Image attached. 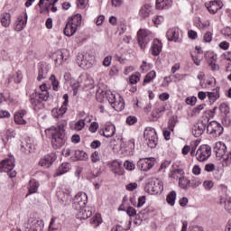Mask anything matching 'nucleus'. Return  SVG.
Masks as SVG:
<instances>
[{"label": "nucleus", "mask_w": 231, "mask_h": 231, "mask_svg": "<svg viewBox=\"0 0 231 231\" xmlns=\"http://www.w3.org/2000/svg\"><path fill=\"white\" fill-rule=\"evenodd\" d=\"M67 125L68 121L62 120L58 124L57 126H51L45 130L46 135L51 138V143L53 149H61V147L66 145V142H68V136H66V130L64 127Z\"/></svg>", "instance_id": "f257e3e1"}, {"label": "nucleus", "mask_w": 231, "mask_h": 231, "mask_svg": "<svg viewBox=\"0 0 231 231\" xmlns=\"http://www.w3.org/2000/svg\"><path fill=\"white\" fill-rule=\"evenodd\" d=\"M104 98H106L109 104L112 106L115 111L120 112L124 111L125 107V103L124 98L119 94H113L111 91H102L101 93L97 92V102H104Z\"/></svg>", "instance_id": "f03ea898"}, {"label": "nucleus", "mask_w": 231, "mask_h": 231, "mask_svg": "<svg viewBox=\"0 0 231 231\" xmlns=\"http://www.w3.org/2000/svg\"><path fill=\"white\" fill-rule=\"evenodd\" d=\"M41 93L37 92L36 89H27L26 95L29 96L32 106H41L42 102H46L50 98V93H48V86L43 83L40 86Z\"/></svg>", "instance_id": "7ed1b4c3"}, {"label": "nucleus", "mask_w": 231, "mask_h": 231, "mask_svg": "<svg viewBox=\"0 0 231 231\" xmlns=\"http://www.w3.org/2000/svg\"><path fill=\"white\" fill-rule=\"evenodd\" d=\"M152 39H154V34L147 29H140L137 32V42L141 50L146 48L147 44H149Z\"/></svg>", "instance_id": "20e7f679"}, {"label": "nucleus", "mask_w": 231, "mask_h": 231, "mask_svg": "<svg viewBox=\"0 0 231 231\" xmlns=\"http://www.w3.org/2000/svg\"><path fill=\"white\" fill-rule=\"evenodd\" d=\"M144 143L150 147V149H154L158 145V134L156 130L152 127H147L143 133Z\"/></svg>", "instance_id": "39448f33"}, {"label": "nucleus", "mask_w": 231, "mask_h": 231, "mask_svg": "<svg viewBox=\"0 0 231 231\" xmlns=\"http://www.w3.org/2000/svg\"><path fill=\"white\" fill-rule=\"evenodd\" d=\"M145 190L152 195L162 194L163 192V182L158 179H152L146 184Z\"/></svg>", "instance_id": "423d86ee"}, {"label": "nucleus", "mask_w": 231, "mask_h": 231, "mask_svg": "<svg viewBox=\"0 0 231 231\" xmlns=\"http://www.w3.org/2000/svg\"><path fill=\"white\" fill-rule=\"evenodd\" d=\"M76 86H79V88H82V89H86L87 91L89 89H93L95 88V81L93 80V78L88 73H82L78 82L76 83Z\"/></svg>", "instance_id": "0eeeda50"}, {"label": "nucleus", "mask_w": 231, "mask_h": 231, "mask_svg": "<svg viewBox=\"0 0 231 231\" xmlns=\"http://www.w3.org/2000/svg\"><path fill=\"white\" fill-rule=\"evenodd\" d=\"M15 164L13 159H5L0 162V172H6L9 178H15L17 176V171L14 170Z\"/></svg>", "instance_id": "6e6552de"}, {"label": "nucleus", "mask_w": 231, "mask_h": 231, "mask_svg": "<svg viewBox=\"0 0 231 231\" xmlns=\"http://www.w3.org/2000/svg\"><path fill=\"white\" fill-rule=\"evenodd\" d=\"M213 151L216 153L217 158H219V160H231V152L226 154V145L224 143H216L213 147Z\"/></svg>", "instance_id": "1a4fd4ad"}, {"label": "nucleus", "mask_w": 231, "mask_h": 231, "mask_svg": "<svg viewBox=\"0 0 231 231\" xmlns=\"http://www.w3.org/2000/svg\"><path fill=\"white\" fill-rule=\"evenodd\" d=\"M198 162H207L209 156H212V147L208 144H202L196 152Z\"/></svg>", "instance_id": "9d476101"}, {"label": "nucleus", "mask_w": 231, "mask_h": 231, "mask_svg": "<svg viewBox=\"0 0 231 231\" xmlns=\"http://www.w3.org/2000/svg\"><path fill=\"white\" fill-rule=\"evenodd\" d=\"M206 127L208 134H211L214 138H217V136L223 134V126L217 121H211L209 124L207 123Z\"/></svg>", "instance_id": "9b49d317"}, {"label": "nucleus", "mask_w": 231, "mask_h": 231, "mask_svg": "<svg viewBox=\"0 0 231 231\" xmlns=\"http://www.w3.org/2000/svg\"><path fill=\"white\" fill-rule=\"evenodd\" d=\"M88 203V195L85 192H79L73 199L72 207L75 210L84 208Z\"/></svg>", "instance_id": "f8f14e48"}, {"label": "nucleus", "mask_w": 231, "mask_h": 231, "mask_svg": "<svg viewBox=\"0 0 231 231\" xmlns=\"http://www.w3.org/2000/svg\"><path fill=\"white\" fill-rule=\"evenodd\" d=\"M25 231H42L44 228V222L35 218H30L27 223L24 224Z\"/></svg>", "instance_id": "ddd939ff"}, {"label": "nucleus", "mask_w": 231, "mask_h": 231, "mask_svg": "<svg viewBox=\"0 0 231 231\" xmlns=\"http://www.w3.org/2000/svg\"><path fill=\"white\" fill-rule=\"evenodd\" d=\"M207 124H208V117L199 121L193 125L191 133L195 138H199V136L205 133V129H207Z\"/></svg>", "instance_id": "4468645a"}, {"label": "nucleus", "mask_w": 231, "mask_h": 231, "mask_svg": "<svg viewBox=\"0 0 231 231\" xmlns=\"http://www.w3.org/2000/svg\"><path fill=\"white\" fill-rule=\"evenodd\" d=\"M156 159L154 158H142L137 162V167L140 171L147 172V171H151L154 167Z\"/></svg>", "instance_id": "2eb2a0df"}, {"label": "nucleus", "mask_w": 231, "mask_h": 231, "mask_svg": "<svg viewBox=\"0 0 231 231\" xmlns=\"http://www.w3.org/2000/svg\"><path fill=\"white\" fill-rule=\"evenodd\" d=\"M28 23V14L26 12L22 13L16 19L14 29L15 32H23V29L26 28V24Z\"/></svg>", "instance_id": "dca6fc26"}, {"label": "nucleus", "mask_w": 231, "mask_h": 231, "mask_svg": "<svg viewBox=\"0 0 231 231\" xmlns=\"http://www.w3.org/2000/svg\"><path fill=\"white\" fill-rule=\"evenodd\" d=\"M55 160H57V155L55 153H49L40 160L39 165L44 167V169H50Z\"/></svg>", "instance_id": "f3484780"}, {"label": "nucleus", "mask_w": 231, "mask_h": 231, "mask_svg": "<svg viewBox=\"0 0 231 231\" xmlns=\"http://www.w3.org/2000/svg\"><path fill=\"white\" fill-rule=\"evenodd\" d=\"M206 8L208 10L209 14H217V11L223 8V2L221 1H211L206 4Z\"/></svg>", "instance_id": "a211bd4d"}, {"label": "nucleus", "mask_w": 231, "mask_h": 231, "mask_svg": "<svg viewBox=\"0 0 231 231\" xmlns=\"http://www.w3.org/2000/svg\"><path fill=\"white\" fill-rule=\"evenodd\" d=\"M76 210H78V213L76 214V217L78 219H88V217H91V216H93V211L91 210V208L86 206Z\"/></svg>", "instance_id": "6ab92c4d"}, {"label": "nucleus", "mask_w": 231, "mask_h": 231, "mask_svg": "<svg viewBox=\"0 0 231 231\" xmlns=\"http://www.w3.org/2000/svg\"><path fill=\"white\" fill-rule=\"evenodd\" d=\"M166 37L168 41L173 42H181V37L180 36V30L176 28H172L168 30L166 33Z\"/></svg>", "instance_id": "aec40b11"}, {"label": "nucleus", "mask_w": 231, "mask_h": 231, "mask_svg": "<svg viewBox=\"0 0 231 231\" xmlns=\"http://www.w3.org/2000/svg\"><path fill=\"white\" fill-rule=\"evenodd\" d=\"M152 11H153L152 5L144 4L141 6L139 10V17H141V19H147V17L152 15Z\"/></svg>", "instance_id": "412c9836"}, {"label": "nucleus", "mask_w": 231, "mask_h": 231, "mask_svg": "<svg viewBox=\"0 0 231 231\" xmlns=\"http://www.w3.org/2000/svg\"><path fill=\"white\" fill-rule=\"evenodd\" d=\"M116 131V128L113 124H110L105 125L104 129L99 130V134H101V136H105V138H111V136H114Z\"/></svg>", "instance_id": "4be33fe9"}, {"label": "nucleus", "mask_w": 231, "mask_h": 231, "mask_svg": "<svg viewBox=\"0 0 231 231\" xmlns=\"http://www.w3.org/2000/svg\"><path fill=\"white\" fill-rule=\"evenodd\" d=\"M69 97L68 96V94H65L63 96V105L60 107V108H56L52 111L53 114L56 113L57 116H62L63 115L66 114V111H68V102H69Z\"/></svg>", "instance_id": "5701e85b"}, {"label": "nucleus", "mask_w": 231, "mask_h": 231, "mask_svg": "<svg viewBox=\"0 0 231 231\" xmlns=\"http://www.w3.org/2000/svg\"><path fill=\"white\" fill-rule=\"evenodd\" d=\"M162 48H163V45L162 43V41H160L159 39H154L151 47L152 55H153L154 57H158V55L162 53Z\"/></svg>", "instance_id": "b1692460"}, {"label": "nucleus", "mask_w": 231, "mask_h": 231, "mask_svg": "<svg viewBox=\"0 0 231 231\" xmlns=\"http://www.w3.org/2000/svg\"><path fill=\"white\" fill-rule=\"evenodd\" d=\"M77 63L79 64V68L83 69H89V68L93 67V61L91 60H87L86 56H79L77 59Z\"/></svg>", "instance_id": "393cba45"}, {"label": "nucleus", "mask_w": 231, "mask_h": 231, "mask_svg": "<svg viewBox=\"0 0 231 231\" xmlns=\"http://www.w3.org/2000/svg\"><path fill=\"white\" fill-rule=\"evenodd\" d=\"M197 52L191 53V59L196 66H201V60H203V51L199 50V47H195Z\"/></svg>", "instance_id": "a878e982"}, {"label": "nucleus", "mask_w": 231, "mask_h": 231, "mask_svg": "<svg viewBox=\"0 0 231 231\" xmlns=\"http://www.w3.org/2000/svg\"><path fill=\"white\" fill-rule=\"evenodd\" d=\"M110 171L114 172V174H117L118 176H122L124 174V168L122 167V162L118 161L112 162L110 165Z\"/></svg>", "instance_id": "bb28decb"}, {"label": "nucleus", "mask_w": 231, "mask_h": 231, "mask_svg": "<svg viewBox=\"0 0 231 231\" xmlns=\"http://www.w3.org/2000/svg\"><path fill=\"white\" fill-rule=\"evenodd\" d=\"M0 23L4 28H9L12 24V14L10 13H3L0 14Z\"/></svg>", "instance_id": "cd10ccee"}, {"label": "nucleus", "mask_w": 231, "mask_h": 231, "mask_svg": "<svg viewBox=\"0 0 231 231\" xmlns=\"http://www.w3.org/2000/svg\"><path fill=\"white\" fill-rule=\"evenodd\" d=\"M157 10H169L172 6V0H156Z\"/></svg>", "instance_id": "c85d7f7f"}, {"label": "nucleus", "mask_w": 231, "mask_h": 231, "mask_svg": "<svg viewBox=\"0 0 231 231\" xmlns=\"http://www.w3.org/2000/svg\"><path fill=\"white\" fill-rule=\"evenodd\" d=\"M77 30L78 29L70 22H68L64 28V34L67 37H72V35L77 33Z\"/></svg>", "instance_id": "c756f323"}, {"label": "nucleus", "mask_w": 231, "mask_h": 231, "mask_svg": "<svg viewBox=\"0 0 231 231\" xmlns=\"http://www.w3.org/2000/svg\"><path fill=\"white\" fill-rule=\"evenodd\" d=\"M23 81V72L17 71L14 74L9 76L8 82L9 84L14 82V84H21Z\"/></svg>", "instance_id": "7c9ffc66"}, {"label": "nucleus", "mask_w": 231, "mask_h": 231, "mask_svg": "<svg viewBox=\"0 0 231 231\" xmlns=\"http://www.w3.org/2000/svg\"><path fill=\"white\" fill-rule=\"evenodd\" d=\"M56 3H59V0H40L38 6L40 8H45L47 12H50V6H51V5H55Z\"/></svg>", "instance_id": "2f4dec72"}, {"label": "nucleus", "mask_w": 231, "mask_h": 231, "mask_svg": "<svg viewBox=\"0 0 231 231\" xmlns=\"http://www.w3.org/2000/svg\"><path fill=\"white\" fill-rule=\"evenodd\" d=\"M179 187L183 190H189L190 189V180L186 177H179Z\"/></svg>", "instance_id": "473e14b6"}, {"label": "nucleus", "mask_w": 231, "mask_h": 231, "mask_svg": "<svg viewBox=\"0 0 231 231\" xmlns=\"http://www.w3.org/2000/svg\"><path fill=\"white\" fill-rule=\"evenodd\" d=\"M30 140L25 141L24 143H22V152H24L25 154H32V152L33 151V144L32 143H28Z\"/></svg>", "instance_id": "72a5a7b5"}, {"label": "nucleus", "mask_w": 231, "mask_h": 231, "mask_svg": "<svg viewBox=\"0 0 231 231\" xmlns=\"http://www.w3.org/2000/svg\"><path fill=\"white\" fill-rule=\"evenodd\" d=\"M69 23H72L77 29L80 28V24H82V14H77L71 17Z\"/></svg>", "instance_id": "f704fd0d"}, {"label": "nucleus", "mask_w": 231, "mask_h": 231, "mask_svg": "<svg viewBox=\"0 0 231 231\" xmlns=\"http://www.w3.org/2000/svg\"><path fill=\"white\" fill-rule=\"evenodd\" d=\"M75 158L79 162H86L88 160L89 156L88 153L82 150L75 151Z\"/></svg>", "instance_id": "c9c22d12"}, {"label": "nucleus", "mask_w": 231, "mask_h": 231, "mask_svg": "<svg viewBox=\"0 0 231 231\" xmlns=\"http://www.w3.org/2000/svg\"><path fill=\"white\" fill-rule=\"evenodd\" d=\"M152 211L151 208H146L138 213V221H145L149 218V212Z\"/></svg>", "instance_id": "e433bc0d"}, {"label": "nucleus", "mask_w": 231, "mask_h": 231, "mask_svg": "<svg viewBox=\"0 0 231 231\" xmlns=\"http://www.w3.org/2000/svg\"><path fill=\"white\" fill-rule=\"evenodd\" d=\"M28 189L29 194H35L39 190V182L35 180H31Z\"/></svg>", "instance_id": "4c0bfd02"}, {"label": "nucleus", "mask_w": 231, "mask_h": 231, "mask_svg": "<svg viewBox=\"0 0 231 231\" xmlns=\"http://www.w3.org/2000/svg\"><path fill=\"white\" fill-rule=\"evenodd\" d=\"M210 58L212 59L209 61V66L212 71H219V65L216 63V60H217V55L211 53Z\"/></svg>", "instance_id": "58836bf2"}, {"label": "nucleus", "mask_w": 231, "mask_h": 231, "mask_svg": "<svg viewBox=\"0 0 231 231\" xmlns=\"http://www.w3.org/2000/svg\"><path fill=\"white\" fill-rule=\"evenodd\" d=\"M166 201L168 205L171 207H174V204L176 203V191L170 192L166 197Z\"/></svg>", "instance_id": "ea45409f"}, {"label": "nucleus", "mask_w": 231, "mask_h": 231, "mask_svg": "<svg viewBox=\"0 0 231 231\" xmlns=\"http://www.w3.org/2000/svg\"><path fill=\"white\" fill-rule=\"evenodd\" d=\"M154 79H156V71L152 70L148 74H146L143 82V86H145V84H149V82H151V80H154Z\"/></svg>", "instance_id": "a19ab883"}, {"label": "nucleus", "mask_w": 231, "mask_h": 231, "mask_svg": "<svg viewBox=\"0 0 231 231\" xmlns=\"http://www.w3.org/2000/svg\"><path fill=\"white\" fill-rule=\"evenodd\" d=\"M46 77H48V69L44 67H40L37 80L41 82V80H42V79H46Z\"/></svg>", "instance_id": "79ce46f5"}, {"label": "nucleus", "mask_w": 231, "mask_h": 231, "mask_svg": "<svg viewBox=\"0 0 231 231\" xmlns=\"http://www.w3.org/2000/svg\"><path fill=\"white\" fill-rule=\"evenodd\" d=\"M90 223L94 226H98L102 223V217L100 213H96L95 216L90 219Z\"/></svg>", "instance_id": "37998d69"}, {"label": "nucleus", "mask_w": 231, "mask_h": 231, "mask_svg": "<svg viewBox=\"0 0 231 231\" xmlns=\"http://www.w3.org/2000/svg\"><path fill=\"white\" fill-rule=\"evenodd\" d=\"M121 147H124L126 151H134V139H130L126 143L123 142Z\"/></svg>", "instance_id": "c03bdc74"}, {"label": "nucleus", "mask_w": 231, "mask_h": 231, "mask_svg": "<svg viewBox=\"0 0 231 231\" xmlns=\"http://www.w3.org/2000/svg\"><path fill=\"white\" fill-rule=\"evenodd\" d=\"M208 98L210 104H214V102L219 98V92L217 90L214 92H208Z\"/></svg>", "instance_id": "a18cd8bd"}, {"label": "nucleus", "mask_w": 231, "mask_h": 231, "mask_svg": "<svg viewBox=\"0 0 231 231\" xmlns=\"http://www.w3.org/2000/svg\"><path fill=\"white\" fill-rule=\"evenodd\" d=\"M126 214L130 217L131 219H135L136 221H138V214H136V209H134V208H127Z\"/></svg>", "instance_id": "49530a36"}, {"label": "nucleus", "mask_w": 231, "mask_h": 231, "mask_svg": "<svg viewBox=\"0 0 231 231\" xmlns=\"http://www.w3.org/2000/svg\"><path fill=\"white\" fill-rule=\"evenodd\" d=\"M86 126V122L84 120H79L74 124V131H82L84 127Z\"/></svg>", "instance_id": "de8ad7c7"}, {"label": "nucleus", "mask_w": 231, "mask_h": 231, "mask_svg": "<svg viewBox=\"0 0 231 231\" xmlns=\"http://www.w3.org/2000/svg\"><path fill=\"white\" fill-rule=\"evenodd\" d=\"M176 124H178V117H171L168 122V129L170 131H174V127H176Z\"/></svg>", "instance_id": "09e8293b"}, {"label": "nucleus", "mask_w": 231, "mask_h": 231, "mask_svg": "<svg viewBox=\"0 0 231 231\" xmlns=\"http://www.w3.org/2000/svg\"><path fill=\"white\" fill-rule=\"evenodd\" d=\"M50 81L51 82L53 90L59 91V80H57V78L55 77V75H51L50 77Z\"/></svg>", "instance_id": "8fccbe9b"}, {"label": "nucleus", "mask_w": 231, "mask_h": 231, "mask_svg": "<svg viewBox=\"0 0 231 231\" xmlns=\"http://www.w3.org/2000/svg\"><path fill=\"white\" fill-rule=\"evenodd\" d=\"M140 82V73H135L130 76L129 84H138Z\"/></svg>", "instance_id": "3c124183"}, {"label": "nucleus", "mask_w": 231, "mask_h": 231, "mask_svg": "<svg viewBox=\"0 0 231 231\" xmlns=\"http://www.w3.org/2000/svg\"><path fill=\"white\" fill-rule=\"evenodd\" d=\"M65 172H68V164L63 163L60 167V170L55 173V176H62Z\"/></svg>", "instance_id": "603ef678"}, {"label": "nucleus", "mask_w": 231, "mask_h": 231, "mask_svg": "<svg viewBox=\"0 0 231 231\" xmlns=\"http://www.w3.org/2000/svg\"><path fill=\"white\" fill-rule=\"evenodd\" d=\"M199 185H201V180L198 178L189 180V189L190 187L191 189H197Z\"/></svg>", "instance_id": "864d4df0"}, {"label": "nucleus", "mask_w": 231, "mask_h": 231, "mask_svg": "<svg viewBox=\"0 0 231 231\" xmlns=\"http://www.w3.org/2000/svg\"><path fill=\"white\" fill-rule=\"evenodd\" d=\"M90 158H91L92 163H97L100 162V152H98L97 151L94 152L91 154Z\"/></svg>", "instance_id": "5fc2aeb1"}, {"label": "nucleus", "mask_w": 231, "mask_h": 231, "mask_svg": "<svg viewBox=\"0 0 231 231\" xmlns=\"http://www.w3.org/2000/svg\"><path fill=\"white\" fill-rule=\"evenodd\" d=\"M214 37V33L212 32H207L203 36L204 42H212V38Z\"/></svg>", "instance_id": "6e6d98bb"}, {"label": "nucleus", "mask_w": 231, "mask_h": 231, "mask_svg": "<svg viewBox=\"0 0 231 231\" xmlns=\"http://www.w3.org/2000/svg\"><path fill=\"white\" fill-rule=\"evenodd\" d=\"M224 205L225 210L231 214V197L226 199Z\"/></svg>", "instance_id": "4d7b16f0"}, {"label": "nucleus", "mask_w": 231, "mask_h": 231, "mask_svg": "<svg viewBox=\"0 0 231 231\" xmlns=\"http://www.w3.org/2000/svg\"><path fill=\"white\" fill-rule=\"evenodd\" d=\"M188 106H196V102H198V97H189L185 100Z\"/></svg>", "instance_id": "13d9d810"}, {"label": "nucleus", "mask_w": 231, "mask_h": 231, "mask_svg": "<svg viewBox=\"0 0 231 231\" xmlns=\"http://www.w3.org/2000/svg\"><path fill=\"white\" fill-rule=\"evenodd\" d=\"M172 81V76H168L163 79V81L162 83V88H168L169 84Z\"/></svg>", "instance_id": "bf43d9fd"}, {"label": "nucleus", "mask_w": 231, "mask_h": 231, "mask_svg": "<svg viewBox=\"0 0 231 231\" xmlns=\"http://www.w3.org/2000/svg\"><path fill=\"white\" fill-rule=\"evenodd\" d=\"M203 187L206 189V190H211L214 187V181L212 180H205L203 182Z\"/></svg>", "instance_id": "052dcab7"}, {"label": "nucleus", "mask_w": 231, "mask_h": 231, "mask_svg": "<svg viewBox=\"0 0 231 231\" xmlns=\"http://www.w3.org/2000/svg\"><path fill=\"white\" fill-rule=\"evenodd\" d=\"M14 123L18 125H25L26 120L23 118V116H14Z\"/></svg>", "instance_id": "680f3d73"}, {"label": "nucleus", "mask_w": 231, "mask_h": 231, "mask_svg": "<svg viewBox=\"0 0 231 231\" xmlns=\"http://www.w3.org/2000/svg\"><path fill=\"white\" fill-rule=\"evenodd\" d=\"M5 137L8 140H12V138H15V131L8 129L5 133Z\"/></svg>", "instance_id": "e2e57ef3"}, {"label": "nucleus", "mask_w": 231, "mask_h": 231, "mask_svg": "<svg viewBox=\"0 0 231 231\" xmlns=\"http://www.w3.org/2000/svg\"><path fill=\"white\" fill-rule=\"evenodd\" d=\"M136 122H138V119L136 118V116H128L126 118V124L128 125H134V124H136Z\"/></svg>", "instance_id": "0e129e2a"}, {"label": "nucleus", "mask_w": 231, "mask_h": 231, "mask_svg": "<svg viewBox=\"0 0 231 231\" xmlns=\"http://www.w3.org/2000/svg\"><path fill=\"white\" fill-rule=\"evenodd\" d=\"M189 147H190L191 156H196V149L198 147V141L192 142Z\"/></svg>", "instance_id": "69168bd1"}, {"label": "nucleus", "mask_w": 231, "mask_h": 231, "mask_svg": "<svg viewBox=\"0 0 231 231\" xmlns=\"http://www.w3.org/2000/svg\"><path fill=\"white\" fill-rule=\"evenodd\" d=\"M88 129H89L90 133H97V131L98 130V123H97V122L91 123Z\"/></svg>", "instance_id": "338daca9"}, {"label": "nucleus", "mask_w": 231, "mask_h": 231, "mask_svg": "<svg viewBox=\"0 0 231 231\" xmlns=\"http://www.w3.org/2000/svg\"><path fill=\"white\" fill-rule=\"evenodd\" d=\"M222 35H224L225 37H228L229 39H231V29L229 27H226V29H224L222 31Z\"/></svg>", "instance_id": "774afa93"}]
</instances>
